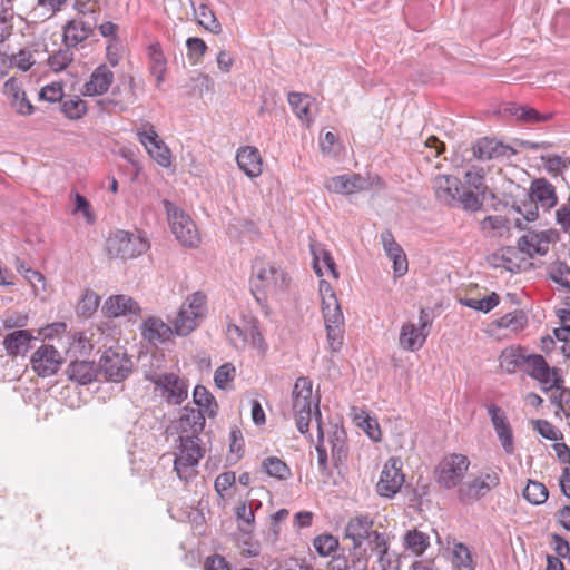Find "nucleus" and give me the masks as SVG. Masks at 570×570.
Listing matches in <instances>:
<instances>
[{"label":"nucleus","mask_w":570,"mask_h":570,"mask_svg":"<svg viewBox=\"0 0 570 570\" xmlns=\"http://www.w3.org/2000/svg\"><path fill=\"white\" fill-rule=\"evenodd\" d=\"M332 444V459L337 464L344 461L347 456V449L345 445L344 430L336 429L330 440Z\"/></svg>","instance_id":"nucleus-51"},{"label":"nucleus","mask_w":570,"mask_h":570,"mask_svg":"<svg viewBox=\"0 0 570 570\" xmlns=\"http://www.w3.org/2000/svg\"><path fill=\"white\" fill-rule=\"evenodd\" d=\"M206 313V295L196 292L181 304L173 321V327L159 317H148L142 324V336L153 344L169 341L173 333L186 336L200 324Z\"/></svg>","instance_id":"nucleus-1"},{"label":"nucleus","mask_w":570,"mask_h":570,"mask_svg":"<svg viewBox=\"0 0 570 570\" xmlns=\"http://www.w3.org/2000/svg\"><path fill=\"white\" fill-rule=\"evenodd\" d=\"M312 381L308 377L301 376L296 380L292 392V410L296 421L297 430L306 434L309 429V422L314 416L318 436L323 438L321 422L320 397H313Z\"/></svg>","instance_id":"nucleus-3"},{"label":"nucleus","mask_w":570,"mask_h":570,"mask_svg":"<svg viewBox=\"0 0 570 570\" xmlns=\"http://www.w3.org/2000/svg\"><path fill=\"white\" fill-rule=\"evenodd\" d=\"M194 14L199 26L213 33L220 32L222 26L207 4L200 3L197 8L194 7Z\"/></svg>","instance_id":"nucleus-40"},{"label":"nucleus","mask_w":570,"mask_h":570,"mask_svg":"<svg viewBox=\"0 0 570 570\" xmlns=\"http://www.w3.org/2000/svg\"><path fill=\"white\" fill-rule=\"evenodd\" d=\"M559 374L560 381L556 386L541 385L544 392L554 390L550 396V401L553 405H556L566 416H570V389L563 386V377L562 372L558 367H552Z\"/></svg>","instance_id":"nucleus-33"},{"label":"nucleus","mask_w":570,"mask_h":570,"mask_svg":"<svg viewBox=\"0 0 570 570\" xmlns=\"http://www.w3.org/2000/svg\"><path fill=\"white\" fill-rule=\"evenodd\" d=\"M481 194L473 190L459 191V198L456 203L461 204L466 210L476 212L483 205L484 195L480 198Z\"/></svg>","instance_id":"nucleus-54"},{"label":"nucleus","mask_w":570,"mask_h":570,"mask_svg":"<svg viewBox=\"0 0 570 570\" xmlns=\"http://www.w3.org/2000/svg\"><path fill=\"white\" fill-rule=\"evenodd\" d=\"M254 502H242L236 508V518L239 522V530L244 533H250L255 522V514L253 511Z\"/></svg>","instance_id":"nucleus-45"},{"label":"nucleus","mask_w":570,"mask_h":570,"mask_svg":"<svg viewBox=\"0 0 570 570\" xmlns=\"http://www.w3.org/2000/svg\"><path fill=\"white\" fill-rule=\"evenodd\" d=\"M549 277L558 285L570 291V267L563 262H553L548 268Z\"/></svg>","instance_id":"nucleus-44"},{"label":"nucleus","mask_w":570,"mask_h":570,"mask_svg":"<svg viewBox=\"0 0 570 570\" xmlns=\"http://www.w3.org/2000/svg\"><path fill=\"white\" fill-rule=\"evenodd\" d=\"M66 373L69 380L82 385L91 383L96 377L95 365L92 362L89 361L71 362L68 365Z\"/></svg>","instance_id":"nucleus-35"},{"label":"nucleus","mask_w":570,"mask_h":570,"mask_svg":"<svg viewBox=\"0 0 570 570\" xmlns=\"http://www.w3.org/2000/svg\"><path fill=\"white\" fill-rule=\"evenodd\" d=\"M368 180L358 174H345L330 178L325 188L331 193L352 195L368 188Z\"/></svg>","instance_id":"nucleus-17"},{"label":"nucleus","mask_w":570,"mask_h":570,"mask_svg":"<svg viewBox=\"0 0 570 570\" xmlns=\"http://www.w3.org/2000/svg\"><path fill=\"white\" fill-rule=\"evenodd\" d=\"M488 414L504 452L512 454L514 452L513 433L504 411L495 404H490Z\"/></svg>","instance_id":"nucleus-16"},{"label":"nucleus","mask_w":570,"mask_h":570,"mask_svg":"<svg viewBox=\"0 0 570 570\" xmlns=\"http://www.w3.org/2000/svg\"><path fill=\"white\" fill-rule=\"evenodd\" d=\"M429 535L414 529L406 532L404 535V546L414 554H422L429 547Z\"/></svg>","instance_id":"nucleus-43"},{"label":"nucleus","mask_w":570,"mask_h":570,"mask_svg":"<svg viewBox=\"0 0 570 570\" xmlns=\"http://www.w3.org/2000/svg\"><path fill=\"white\" fill-rule=\"evenodd\" d=\"M482 230H492V236H502L509 230L508 219L503 216H488L481 222Z\"/></svg>","instance_id":"nucleus-53"},{"label":"nucleus","mask_w":570,"mask_h":570,"mask_svg":"<svg viewBox=\"0 0 570 570\" xmlns=\"http://www.w3.org/2000/svg\"><path fill=\"white\" fill-rule=\"evenodd\" d=\"M288 104L296 114V116L305 124L313 122V114L311 110L313 98L309 95L298 92L288 94Z\"/></svg>","instance_id":"nucleus-37"},{"label":"nucleus","mask_w":570,"mask_h":570,"mask_svg":"<svg viewBox=\"0 0 570 570\" xmlns=\"http://www.w3.org/2000/svg\"><path fill=\"white\" fill-rule=\"evenodd\" d=\"M3 92L10 99L17 112L21 115H31L33 112V106L26 97V92L22 90L21 83L17 78L12 77L4 82Z\"/></svg>","instance_id":"nucleus-28"},{"label":"nucleus","mask_w":570,"mask_h":570,"mask_svg":"<svg viewBox=\"0 0 570 570\" xmlns=\"http://www.w3.org/2000/svg\"><path fill=\"white\" fill-rule=\"evenodd\" d=\"M354 420L356 424L362 428L373 441H377L380 439L381 431L375 420L371 419L364 412L356 414Z\"/></svg>","instance_id":"nucleus-60"},{"label":"nucleus","mask_w":570,"mask_h":570,"mask_svg":"<svg viewBox=\"0 0 570 570\" xmlns=\"http://www.w3.org/2000/svg\"><path fill=\"white\" fill-rule=\"evenodd\" d=\"M433 189L436 198L445 205H453L459 198L461 181L452 175H438L433 179Z\"/></svg>","instance_id":"nucleus-23"},{"label":"nucleus","mask_w":570,"mask_h":570,"mask_svg":"<svg viewBox=\"0 0 570 570\" xmlns=\"http://www.w3.org/2000/svg\"><path fill=\"white\" fill-rule=\"evenodd\" d=\"M114 82V72L105 63L99 65L91 72L89 80L83 85L85 96H101L106 94Z\"/></svg>","instance_id":"nucleus-21"},{"label":"nucleus","mask_w":570,"mask_h":570,"mask_svg":"<svg viewBox=\"0 0 570 570\" xmlns=\"http://www.w3.org/2000/svg\"><path fill=\"white\" fill-rule=\"evenodd\" d=\"M288 274L276 263L255 259L253 263V292L276 296L284 293L289 286ZM256 299L261 298L255 294Z\"/></svg>","instance_id":"nucleus-4"},{"label":"nucleus","mask_w":570,"mask_h":570,"mask_svg":"<svg viewBox=\"0 0 570 570\" xmlns=\"http://www.w3.org/2000/svg\"><path fill=\"white\" fill-rule=\"evenodd\" d=\"M205 428V416L200 409L186 406L179 419L180 435L189 438H199L198 435Z\"/></svg>","instance_id":"nucleus-26"},{"label":"nucleus","mask_w":570,"mask_h":570,"mask_svg":"<svg viewBox=\"0 0 570 570\" xmlns=\"http://www.w3.org/2000/svg\"><path fill=\"white\" fill-rule=\"evenodd\" d=\"M193 399L196 405L199 409L204 410L208 416H215L217 411V403L215 397L209 393V391L203 385H196L193 393Z\"/></svg>","instance_id":"nucleus-41"},{"label":"nucleus","mask_w":570,"mask_h":570,"mask_svg":"<svg viewBox=\"0 0 570 570\" xmlns=\"http://www.w3.org/2000/svg\"><path fill=\"white\" fill-rule=\"evenodd\" d=\"M473 156L479 160H491L498 158H510L515 150L495 139L481 138L473 145Z\"/></svg>","instance_id":"nucleus-19"},{"label":"nucleus","mask_w":570,"mask_h":570,"mask_svg":"<svg viewBox=\"0 0 570 570\" xmlns=\"http://www.w3.org/2000/svg\"><path fill=\"white\" fill-rule=\"evenodd\" d=\"M108 317H118L121 315L138 316L140 307L136 301L127 295L110 296L102 307Z\"/></svg>","instance_id":"nucleus-25"},{"label":"nucleus","mask_w":570,"mask_h":570,"mask_svg":"<svg viewBox=\"0 0 570 570\" xmlns=\"http://www.w3.org/2000/svg\"><path fill=\"white\" fill-rule=\"evenodd\" d=\"M100 304V297L91 289H86L82 298L77 305V314L83 317H90Z\"/></svg>","instance_id":"nucleus-49"},{"label":"nucleus","mask_w":570,"mask_h":570,"mask_svg":"<svg viewBox=\"0 0 570 570\" xmlns=\"http://www.w3.org/2000/svg\"><path fill=\"white\" fill-rule=\"evenodd\" d=\"M465 184L469 188L474 189L481 196L484 195L487 189L484 183V170L482 168H473L472 170H468L464 176Z\"/></svg>","instance_id":"nucleus-56"},{"label":"nucleus","mask_w":570,"mask_h":570,"mask_svg":"<svg viewBox=\"0 0 570 570\" xmlns=\"http://www.w3.org/2000/svg\"><path fill=\"white\" fill-rule=\"evenodd\" d=\"M553 30L562 38L570 36V13L560 11L556 14L552 22Z\"/></svg>","instance_id":"nucleus-64"},{"label":"nucleus","mask_w":570,"mask_h":570,"mask_svg":"<svg viewBox=\"0 0 570 570\" xmlns=\"http://www.w3.org/2000/svg\"><path fill=\"white\" fill-rule=\"evenodd\" d=\"M62 362L61 353L49 344L39 346L31 356L32 370L42 377L55 375Z\"/></svg>","instance_id":"nucleus-14"},{"label":"nucleus","mask_w":570,"mask_h":570,"mask_svg":"<svg viewBox=\"0 0 570 570\" xmlns=\"http://www.w3.org/2000/svg\"><path fill=\"white\" fill-rule=\"evenodd\" d=\"M371 550L377 556L380 570H399L401 558L397 553L390 551L389 540L385 534H374L371 541Z\"/></svg>","instance_id":"nucleus-20"},{"label":"nucleus","mask_w":570,"mask_h":570,"mask_svg":"<svg viewBox=\"0 0 570 570\" xmlns=\"http://www.w3.org/2000/svg\"><path fill=\"white\" fill-rule=\"evenodd\" d=\"M554 233L552 230L534 232L529 230L518 242L521 252L530 257L534 255H546L549 246L553 240Z\"/></svg>","instance_id":"nucleus-18"},{"label":"nucleus","mask_w":570,"mask_h":570,"mask_svg":"<svg viewBox=\"0 0 570 570\" xmlns=\"http://www.w3.org/2000/svg\"><path fill=\"white\" fill-rule=\"evenodd\" d=\"M94 27L90 22L82 19H73L63 27V43L67 47L75 48L83 42L92 33Z\"/></svg>","instance_id":"nucleus-30"},{"label":"nucleus","mask_w":570,"mask_h":570,"mask_svg":"<svg viewBox=\"0 0 570 570\" xmlns=\"http://www.w3.org/2000/svg\"><path fill=\"white\" fill-rule=\"evenodd\" d=\"M187 55L193 65L200 61L207 50L205 41L197 37L188 38L186 41Z\"/></svg>","instance_id":"nucleus-55"},{"label":"nucleus","mask_w":570,"mask_h":570,"mask_svg":"<svg viewBox=\"0 0 570 570\" xmlns=\"http://www.w3.org/2000/svg\"><path fill=\"white\" fill-rule=\"evenodd\" d=\"M313 546L321 556H328L338 547V540L331 534H322L314 539Z\"/></svg>","instance_id":"nucleus-58"},{"label":"nucleus","mask_w":570,"mask_h":570,"mask_svg":"<svg viewBox=\"0 0 570 570\" xmlns=\"http://www.w3.org/2000/svg\"><path fill=\"white\" fill-rule=\"evenodd\" d=\"M148 57L150 61V71L159 85L164 81L167 65L166 58L159 43H151L148 47Z\"/></svg>","instance_id":"nucleus-39"},{"label":"nucleus","mask_w":570,"mask_h":570,"mask_svg":"<svg viewBox=\"0 0 570 570\" xmlns=\"http://www.w3.org/2000/svg\"><path fill=\"white\" fill-rule=\"evenodd\" d=\"M138 141L145 147L149 156L160 166L168 167L171 164V154L163 139L159 138L153 124L141 121L136 128Z\"/></svg>","instance_id":"nucleus-9"},{"label":"nucleus","mask_w":570,"mask_h":570,"mask_svg":"<svg viewBox=\"0 0 570 570\" xmlns=\"http://www.w3.org/2000/svg\"><path fill=\"white\" fill-rule=\"evenodd\" d=\"M61 111L69 119H80L87 111L86 102L79 97L66 99L61 104Z\"/></svg>","instance_id":"nucleus-52"},{"label":"nucleus","mask_w":570,"mask_h":570,"mask_svg":"<svg viewBox=\"0 0 570 570\" xmlns=\"http://www.w3.org/2000/svg\"><path fill=\"white\" fill-rule=\"evenodd\" d=\"M500 482L497 472H487L480 476L462 483L458 489V499L463 503H471L485 497Z\"/></svg>","instance_id":"nucleus-12"},{"label":"nucleus","mask_w":570,"mask_h":570,"mask_svg":"<svg viewBox=\"0 0 570 570\" xmlns=\"http://www.w3.org/2000/svg\"><path fill=\"white\" fill-rule=\"evenodd\" d=\"M73 60V52L70 47L59 49L53 55L49 56L48 65L55 72H59L67 68Z\"/></svg>","instance_id":"nucleus-50"},{"label":"nucleus","mask_w":570,"mask_h":570,"mask_svg":"<svg viewBox=\"0 0 570 570\" xmlns=\"http://www.w3.org/2000/svg\"><path fill=\"white\" fill-rule=\"evenodd\" d=\"M402 463L395 458L389 459L381 472L376 484V491L381 497L393 498L404 483V475L401 472Z\"/></svg>","instance_id":"nucleus-15"},{"label":"nucleus","mask_w":570,"mask_h":570,"mask_svg":"<svg viewBox=\"0 0 570 570\" xmlns=\"http://www.w3.org/2000/svg\"><path fill=\"white\" fill-rule=\"evenodd\" d=\"M147 379L160 390L161 396L169 404H180L188 395L187 384L174 373L151 375Z\"/></svg>","instance_id":"nucleus-13"},{"label":"nucleus","mask_w":570,"mask_h":570,"mask_svg":"<svg viewBox=\"0 0 570 570\" xmlns=\"http://www.w3.org/2000/svg\"><path fill=\"white\" fill-rule=\"evenodd\" d=\"M16 268L30 283L36 294H38L40 287L45 289V277L40 272L31 268L19 258L17 259Z\"/></svg>","instance_id":"nucleus-46"},{"label":"nucleus","mask_w":570,"mask_h":570,"mask_svg":"<svg viewBox=\"0 0 570 570\" xmlns=\"http://www.w3.org/2000/svg\"><path fill=\"white\" fill-rule=\"evenodd\" d=\"M33 335L28 330H14L6 335L3 340V347L7 354L11 357L24 355L30 350V343Z\"/></svg>","instance_id":"nucleus-29"},{"label":"nucleus","mask_w":570,"mask_h":570,"mask_svg":"<svg viewBox=\"0 0 570 570\" xmlns=\"http://www.w3.org/2000/svg\"><path fill=\"white\" fill-rule=\"evenodd\" d=\"M505 112L524 124L546 122L552 118L551 114H540L532 107L518 104H510L505 108Z\"/></svg>","instance_id":"nucleus-34"},{"label":"nucleus","mask_w":570,"mask_h":570,"mask_svg":"<svg viewBox=\"0 0 570 570\" xmlns=\"http://www.w3.org/2000/svg\"><path fill=\"white\" fill-rule=\"evenodd\" d=\"M99 367L108 381L122 382L132 371V361L124 351L109 348L101 355Z\"/></svg>","instance_id":"nucleus-10"},{"label":"nucleus","mask_w":570,"mask_h":570,"mask_svg":"<svg viewBox=\"0 0 570 570\" xmlns=\"http://www.w3.org/2000/svg\"><path fill=\"white\" fill-rule=\"evenodd\" d=\"M530 198L546 210L553 208L558 204L553 185L542 178L532 181Z\"/></svg>","instance_id":"nucleus-27"},{"label":"nucleus","mask_w":570,"mask_h":570,"mask_svg":"<svg viewBox=\"0 0 570 570\" xmlns=\"http://www.w3.org/2000/svg\"><path fill=\"white\" fill-rule=\"evenodd\" d=\"M178 440L179 446L174 461V470L180 480L188 481L195 476L196 468L205 454V449L200 446L199 438L179 435Z\"/></svg>","instance_id":"nucleus-5"},{"label":"nucleus","mask_w":570,"mask_h":570,"mask_svg":"<svg viewBox=\"0 0 570 570\" xmlns=\"http://www.w3.org/2000/svg\"><path fill=\"white\" fill-rule=\"evenodd\" d=\"M29 317L21 312H7L2 318L4 330H23L28 325Z\"/></svg>","instance_id":"nucleus-59"},{"label":"nucleus","mask_w":570,"mask_h":570,"mask_svg":"<svg viewBox=\"0 0 570 570\" xmlns=\"http://www.w3.org/2000/svg\"><path fill=\"white\" fill-rule=\"evenodd\" d=\"M373 520L368 515H356L352 518L345 527V537L353 542L352 554L361 556L367 554L365 549H362L363 542L366 540L367 546L371 548V541L374 534H381L373 530Z\"/></svg>","instance_id":"nucleus-11"},{"label":"nucleus","mask_w":570,"mask_h":570,"mask_svg":"<svg viewBox=\"0 0 570 570\" xmlns=\"http://www.w3.org/2000/svg\"><path fill=\"white\" fill-rule=\"evenodd\" d=\"M236 161L239 169L250 178L258 177L262 173L261 154L255 147L248 146L238 149Z\"/></svg>","instance_id":"nucleus-31"},{"label":"nucleus","mask_w":570,"mask_h":570,"mask_svg":"<svg viewBox=\"0 0 570 570\" xmlns=\"http://www.w3.org/2000/svg\"><path fill=\"white\" fill-rule=\"evenodd\" d=\"M368 563V556L361 553V556L352 554L351 560L345 557H336L328 563L327 570H366Z\"/></svg>","instance_id":"nucleus-38"},{"label":"nucleus","mask_w":570,"mask_h":570,"mask_svg":"<svg viewBox=\"0 0 570 570\" xmlns=\"http://www.w3.org/2000/svg\"><path fill=\"white\" fill-rule=\"evenodd\" d=\"M469 466L470 461L466 455L459 453L446 455L436 466V482L448 490L461 485Z\"/></svg>","instance_id":"nucleus-8"},{"label":"nucleus","mask_w":570,"mask_h":570,"mask_svg":"<svg viewBox=\"0 0 570 570\" xmlns=\"http://www.w3.org/2000/svg\"><path fill=\"white\" fill-rule=\"evenodd\" d=\"M168 222L177 240L187 247L198 245L200 237L191 218L169 200L164 202Z\"/></svg>","instance_id":"nucleus-6"},{"label":"nucleus","mask_w":570,"mask_h":570,"mask_svg":"<svg viewBox=\"0 0 570 570\" xmlns=\"http://www.w3.org/2000/svg\"><path fill=\"white\" fill-rule=\"evenodd\" d=\"M428 332L420 330L414 323H404L400 331L399 345L410 352L420 350L425 343Z\"/></svg>","instance_id":"nucleus-32"},{"label":"nucleus","mask_w":570,"mask_h":570,"mask_svg":"<svg viewBox=\"0 0 570 570\" xmlns=\"http://www.w3.org/2000/svg\"><path fill=\"white\" fill-rule=\"evenodd\" d=\"M321 291L327 293L323 295L322 312L325 326L344 325V316L338 304V299L332 291L330 284L321 283Z\"/></svg>","instance_id":"nucleus-24"},{"label":"nucleus","mask_w":570,"mask_h":570,"mask_svg":"<svg viewBox=\"0 0 570 570\" xmlns=\"http://www.w3.org/2000/svg\"><path fill=\"white\" fill-rule=\"evenodd\" d=\"M500 367L508 373L522 368L529 376L541 385L556 386L560 381L559 374L551 368L544 357L539 354H525L521 347H508L500 355Z\"/></svg>","instance_id":"nucleus-2"},{"label":"nucleus","mask_w":570,"mask_h":570,"mask_svg":"<svg viewBox=\"0 0 570 570\" xmlns=\"http://www.w3.org/2000/svg\"><path fill=\"white\" fill-rule=\"evenodd\" d=\"M528 324V317L521 309L507 313L492 323V326L508 331V333L517 334Z\"/></svg>","instance_id":"nucleus-36"},{"label":"nucleus","mask_w":570,"mask_h":570,"mask_svg":"<svg viewBox=\"0 0 570 570\" xmlns=\"http://www.w3.org/2000/svg\"><path fill=\"white\" fill-rule=\"evenodd\" d=\"M262 466L269 476L278 480H286L291 476L289 466L277 456L266 458L263 461Z\"/></svg>","instance_id":"nucleus-42"},{"label":"nucleus","mask_w":570,"mask_h":570,"mask_svg":"<svg viewBox=\"0 0 570 570\" xmlns=\"http://www.w3.org/2000/svg\"><path fill=\"white\" fill-rule=\"evenodd\" d=\"M149 247L146 238L126 230H117L107 240V250L111 257L130 259L145 253Z\"/></svg>","instance_id":"nucleus-7"},{"label":"nucleus","mask_w":570,"mask_h":570,"mask_svg":"<svg viewBox=\"0 0 570 570\" xmlns=\"http://www.w3.org/2000/svg\"><path fill=\"white\" fill-rule=\"evenodd\" d=\"M383 249L393 262V269L396 276H403L407 272V259L402 247L396 243L391 230L386 229L380 235Z\"/></svg>","instance_id":"nucleus-22"},{"label":"nucleus","mask_w":570,"mask_h":570,"mask_svg":"<svg viewBox=\"0 0 570 570\" xmlns=\"http://www.w3.org/2000/svg\"><path fill=\"white\" fill-rule=\"evenodd\" d=\"M325 327L330 350L332 352H338L343 345L344 325H328Z\"/></svg>","instance_id":"nucleus-61"},{"label":"nucleus","mask_w":570,"mask_h":570,"mask_svg":"<svg viewBox=\"0 0 570 570\" xmlns=\"http://www.w3.org/2000/svg\"><path fill=\"white\" fill-rule=\"evenodd\" d=\"M548 494L549 492L546 485L538 481H529L523 491L524 499L535 505L544 503L548 499Z\"/></svg>","instance_id":"nucleus-48"},{"label":"nucleus","mask_w":570,"mask_h":570,"mask_svg":"<svg viewBox=\"0 0 570 570\" xmlns=\"http://www.w3.org/2000/svg\"><path fill=\"white\" fill-rule=\"evenodd\" d=\"M453 562L458 570H474L470 552L462 543L454 547Z\"/></svg>","instance_id":"nucleus-57"},{"label":"nucleus","mask_w":570,"mask_h":570,"mask_svg":"<svg viewBox=\"0 0 570 570\" xmlns=\"http://www.w3.org/2000/svg\"><path fill=\"white\" fill-rule=\"evenodd\" d=\"M12 18V8L4 0H0V42L10 36V20Z\"/></svg>","instance_id":"nucleus-62"},{"label":"nucleus","mask_w":570,"mask_h":570,"mask_svg":"<svg viewBox=\"0 0 570 570\" xmlns=\"http://www.w3.org/2000/svg\"><path fill=\"white\" fill-rule=\"evenodd\" d=\"M538 204L531 198L521 204L513 205L512 208L515 213L522 215L525 222H534L538 218Z\"/></svg>","instance_id":"nucleus-63"},{"label":"nucleus","mask_w":570,"mask_h":570,"mask_svg":"<svg viewBox=\"0 0 570 570\" xmlns=\"http://www.w3.org/2000/svg\"><path fill=\"white\" fill-rule=\"evenodd\" d=\"M499 302L500 298L497 293H492L483 298L470 297L460 299V303L463 304L464 306L483 313L492 311L499 304Z\"/></svg>","instance_id":"nucleus-47"}]
</instances>
